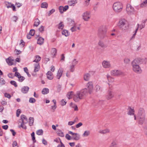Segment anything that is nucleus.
Returning a JSON list of instances; mask_svg holds the SVG:
<instances>
[{"label":"nucleus","mask_w":147,"mask_h":147,"mask_svg":"<svg viewBox=\"0 0 147 147\" xmlns=\"http://www.w3.org/2000/svg\"><path fill=\"white\" fill-rule=\"evenodd\" d=\"M146 62V58H136L131 62V65L133 67V70L137 73H141L142 70L139 65L142 64H145Z\"/></svg>","instance_id":"nucleus-1"},{"label":"nucleus","mask_w":147,"mask_h":147,"mask_svg":"<svg viewBox=\"0 0 147 147\" xmlns=\"http://www.w3.org/2000/svg\"><path fill=\"white\" fill-rule=\"evenodd\" d=\"M88 94V91L87 88L83 89L80 91H77L74 95L73 99L76 102H78L81 100L83 99Z\"/></svg>","instance_id":"nucleus-2"},{"label":"nucleus","mask_w":147,"mask_h":147,"mask_svg":"<svg viewBox=\"0 0 147 147\" xmlns=\"http://www.w3.org/2000/svg\"><path fill=\"white\" fill-rule=\"evenodd\" d=\"M118 26L120 30L124 32H126L129 28L128 26L127 23V21L124 19L120 20Z\"/></svg>","instance_id":"nucleus-3"},{"label":"nucleus","mask_w":147,"mask_h":147,"mask_svg":"<svg viewBox=\"0 0 147 147\" xmlns=\"http://www.w3.org/2000/svg\"><path fill=\"white\" fill-rule=\"evenodd\" d=\"M138 118L139 119V123L142 124L145 120V113L144 109L140 108L138 113Z\"/></svg>","instance_id":"nucleus-4"},{"label":"nucleus","mask_w":147,"mask_h":147,"mask_svg":"<svg viewBox=\"0 0 147 147\" xmlns=\"http://www.w3.org/2000/svg\"><path fill=\"white\" fill-rule=\"evenodd\" d=\"M122 4L119 2L115 3L113 5V8L115 12H119L121 11L123 8Z\"/></svg>","instance_id":"nucleus-5"},{"label":"nucleus","mask_w":147,"mask_h":147,"mask_svg":"<svg viewBox=\"0 0 147 147\" xmlns=\"http://www.w3.org/2000/svg\"><path fill=\"white\" fill-rule=\"evenodd\" d=\"M106 29L105 26L100 27L98 30V35L101 38H103L106 36Z\"/></svg>","instance_id":"nucleus-6"},{"label":"nucleus","mask_w":147,"mask_h":147,"mask_svg":"<svg viewBox=\"0 0 147 147\" xmlns=\"http://www.w3.org/2000/svg\"><path fill=\"white\" fill-rule=\"evenodd\" d=\"M111 75L114 76H124V73L123 72L118 70H112L111 71Z\"/></svg>","instance_id":"nucleus-7"},{"label":"nucleus","mask_w":147,"mask_h":147,"mask_svg":"<svg viewBox=\"0 0 147 147\" xmlns=\"http://www.w3.org/2000/svg\"><path fill=\"white\" fill-rule=\"evenodd\" d=\"M126 11L128 15L133 14L135 12L134 8L129 4H128L126 5Z\"/></svg>","instance_id":"nucleus-8"},{"label":"nucleus","mask_w":147,"mask_h":147,"mask_svg":"<svg viewBox=\"0 0 147 147\" xmlns=\"http://www.w3.org/2000/svg\"><path fill=\"white\" fill-rule=\"evenodd\" d=\"M83 19L85 21H88L90 18V13L88 11H86L82 14Z\"/></svg>","instance_id":"nucleus-9"},{"label":"nucleus","mask_w":147,"mask_h":147,"mask_svg":"<svg viewBox=\"0 0 147 147\" xmlns=\"http://www.w3.org/2000/svg\"><path fill=\"white\" fill-rule=\"evenodd\" d=\"M88 89V92L90 94H91L92 92L93 85L92 82H88L86 85Z\"/></svg>","instance_id":"nucleus-10"},{"label":"nucleus","mask_w":147,"mask_h":147,"mask_svg":"<svg viewBox=\"0 0 147 147\" xmlns=\"http://www.w3.org/2000/svg\"><path fill=\"white\" fill-rule=\"evenodd\" d=\"M68 9V5H66L64 7L60 6L59 7V12L61 13H63L64 11H66Z\"/></svg>","instance_id":"nucleus-11"},{"label":"nucleus","mask_w":147,"mask_h":147,"mask_svg":"<svg viewBox=\"0 0 147 147\" xmlns=\"http://www.w3.org/2000/svg\"><path fill=\"white\" fill-rule=\"evenodd\" d=\"M114 96L113 92L111 90H109L106 96L107 98L108 99H110L113 98Z\"/></svg>","instance_id":"nucleus-12"},{"label":"nucleus","mask_w":147,"mask_h":147,"mask_svg":"<svg viewBox=\"0 0 147 147\" xmlns=\"http://www.w3.org/2000/svg\"><path fill=\"white\" fill-rule=\"evenodd\" d=\"M20 118L22 120V122L21 123H26L28 122V119L26 116L24 115H21L20 116Z\"/></svg>","instance_id":"nucleus-13"},{"label":"nucleus","mask_w":147,"mask_h":147,"mask_svg":"<svg viewBox=\"0 0 147 147\" xmlns=\"http://www.w3.org/2000/svg\"><path fill=\"white\" fill-rule=\"evenodd\" d=\"M103 66L105 68H109L111 66L110 62L107 61H104L102 63Z\"/></svg>","instance_id":"nucleus-14"},{"label":"nucleus","mask_w":147,"mask_h":147,"mask_svg":"<svg viewBox=\"0 0 147 147\" xmlns=\"http://www.w3.org/2000/svg\"><path fill=\"white\" fill-rule=\"evenodd\" d=\"M6 61L9 65H11L13 64V61L14 60L12 59L11 57H9L7 59H6Z\"/></svg>","instance_id":"nucleus-15"},{"label":"nucleus","mask_w":147,"mask_h":147,"mask_svg":"<svg viewBox=\"0 0 147 147\" xmlns=\"http://www.w3.org/2000/svg\"><path fill=\"white\" fill-rule=\"evenodd\" d=\"M63 70L62 69L60 68L58 70L56 76L57 78L59 79L62 74Z\"/></svg>","instance_id":"nucleus-16"},{"label":"nucleus","mask_w":147,"mask_h":147,"mask_svg":"<svg viewBox=\"0 0 147 147\" xmlns=\"http://www.w3.org/2000/svg\"><path fill=\"white\" fill-rule=\"evenodd\" d=\"M29 89V87L28 86H24L21 89V91L23 93H27Z\"/></svg>","instance_id":"nucleus-17"},{"label":"nucleus","mask_w":147,"mask_h":147,"mask_svg":"<svg viewBox=\"0 0 147 147\" xmlns=\"http://www.w3.org/2000/svg\"><path fill=\"white\" fill-rule=\"evenodd\" d=\"M110 132V129H107L104 130L100 129L98 132L101 134H106L107 133H109Z\"/></svg>","instance_id":"nucleus-18"},{"label":"nucleus","mask_w":147,"mask_h":147,"mask_svg":"<svg viewBox=\"0 0 147 147\" xmlns=\"http://www.w3.org/2000/svg\"><path fill=\"white\" fill-rule=\"evenodd\" d=\"M47 75L48 79L51 80L53 78V74L51 71H48L47 74Z\"/></svg>","instance_id":"nucleus-19"},{"label":"nucleus","mask_w":147,"mask_h":147,"mask_svg":"<svg viewBox=\"0 0 147 147\" xmlns=\"http://www.w3.org/2000/svg\"><path fill=\"white\" fill-rule=\"evenodd\" d=\"M107 77L109 82L112 83L114 82V78L111 77L109 75L107 74Z\"/></svg>","instance_id":"nucleus-20"},{"label":"nucleus","mask_w":147,"mask_h":147,"mask_svg":"<svg viewBox=\"0 0 147 147\" xmlns=\"http://www.w3.org/2000/svg\"><path fill=\"white\" fill-rule=\"evenodd\" d=\"M128 113L127 114L130 115H134V109H131V108L129 107L128 109Z\"/></svg>","instance_id":"nucleus-21"},{"label":"nucleus","mask_w":147,"mask_h":147,"mask_svg":"<svg viewBox=\"0 0 147 147\" xmlns=\"http://www.w3.org/2000/svg\"><path fill=\"white\" fill-rule=\"evenodd\" d=\"M71 23L72 24H74V26L71 28V30L72 32H73L76 31V26L75 24H74V22L73 20L71 21Z\"/></svg>","instance_id":"nucleus-22"},{"label":"nucleus","mask_w":147,"mask_h":147,"mask_svg":"<svg viewBox=\"0 0 147 147\" xmlns=\"http://www.w3.org/2000/svg\"><path fill=\"white\" fill-rule=\"evenodd\" d=\"M90 77V75L89 74H86L84 75V79L85 81H88L89 80Z\"/></svg>","instance_id":"nucleus-23"},{"label":"nucleus","mask_w":147,"mask_h":147,"mask_svg":"<svg viewBox=\"0 0 147 147\" xmlns=\"http://www.w3.org/2000/svg\"><path fill=\"white\" fill-rule=\"evenodd\" d=\"M147 20H143L142 22V23L141 24L140 26V30H141L143 28H144L145 26V23Z\"/></svg>","instance_id":"nucleus-24"},{"label":"nucleus","mask_w":147,"mask_h":147,"mask_svg":"<svg viewBox=\"0 0 147 147\" xmlns=\"http://www.w3.org/2000/svg\"><path fill=\"white\" fill-rule=\"evenodd\" d=\"M44 40V39L43 38L39 37L37 40V44L40 45H42L43 43Z\"/></svg>","instance_id":"nucleus-25"},{"label":"nucleus","mask_w":147,"mask_h":147,"mask_svg":"<svg viewBox=\"0 0 147 147\" xmlns=\"http://www.w3.org/2000/svg\"><path fill=\"white\" fill-rule=\"evenodd\" d=\"M80 135L77 134L76 133L72 136L73 139L75 140H78L80 139Z\"/></svg>","instance_id":"nucleus-26"},{"label":"nucleus","mask_w":147,"mask_h":147,"mask_svg":"<svg viewBox=\"0 0 147 147\" xmlns=\"http://www.w3.org/2000/svg\"><path fill=\"white\" fill-rule=\"evenodd\" d=\"M117 142L115 140H113L110 144L109 147H117Z\"/></svg>","instance_id":"nucleus-27"},{"label":"nucleus","mask_w":147,"mask_h":147,"mask_svg":"<svg viewBox=\"0 0 147 147\" xmlns=\"http://www.w3.org/2000/svg\"><path fill=\"white\" fill-rule=\"evenodd\" d=\"M57 51L56 48H53L51 51V53L54 57H55L57 54Z\"/></svg>","instance_id":"nucleus-28"},{"label":"nucleus","mask_w":147,"mask_h":147,"mask_svg":"<svg viewBox=\"0 0 147 147\" xmlns=\"http://www.w3.org/2000/svg\"><path fill=\"white\" fill-rule=\"evenodd\" d=\"M62 34L65 36H67L69 35V33L67 30H65L62 31Z\"/></svg>","instance_id":"nucleus-29"},{"label":"nucleus","mask_w":147,"mask_h":147,"mask_svg":"<svg viewBox=\"0 0 147 147\" xmlns=\"http://www.w3.org/2000/svg\"><path fill=\"white\" fill-rule=\"evenodd\" d=\"M35 21L34 22L33 26H34L37 27L40 23V21L37 18L35 19Z\"/></svg>","instance_id":"nucleus-30"},{"label":"nucleus","mask_w":147,"mask_h":147,"mask_svg":"<svg viewBox=\"0 0 147 147\" xmlns=\"http://www.w3.org/2000/svg\"><path fill=\"white\" fill-rule=\"evenodd\" d=\"M147 6V0H145L143 3H141L140 6L141 7H144Z\"/></svg>","instance_id":"nucleus-31"},{"label":"nucleus","mask_w":147,"mask_h":147,"mask_svg":"<svg viewBox=\"0 0 147 147\" xmlns=\"http://www.w3.org/2000/svg\"><path fill=\"white\" fill-rule=\"evenodd\" d=\"M98 44L100 47L103 48H106L107 47V46L104 44V43L101 41H99L98 42Z\"/></svg>","instance_id":"nucleus-32"},{"label":"nucleus","mask_w":147,"mask_h":147,"mask_svg":"<svg viewBox=\"0 0 147 147\" xmlns=\"http://www.w3.org/2000/svg\"><path fill=\"white\" fill-rule=\"evenodd\" d=\"M29 125L30 126H32L33 125L34 122V119L33 117H30L29 118Z\"/></svg>","instance_id":"nucleus-33"},{"label":"nucleus","mask_w":147,"mask_h":147,"mask_svg":"<svg viewBox=\"0 0 147 147\" xmlns=\"http://www.w3.org/2000/svg\"><path fill=\"white\" fill-rule=\"evenodd\" d=\"M49 89L46 88H44L42 91V94H47L49 93Z\"/></svg>","instance_id":"nucleus-34"},{"label":"nucleus","mask_w":147,"mask_h":147,"mask_svg":"<svg viewBox=\"0 0 147 147\" xmlns=\"http://www.w3.org/2000/svg\"><path fill=\"white\" fill-rule=\"evenodd\" d=\"M40 66L38 63H37L35 65V68L34 69V71L36 72L38 71L39 69Z\"/></svg>","instance_id":"nucleus-35"},{"label":"nucleus","mask_w":147,"mask_h":147,"mask_svg":"<svg viewBox=\"0 0 147 147\" xmlns=\"http://www.w3.org/2000/svg\"><path fill=\"white\" fill-rule=\"evenodd\" d=\"M48 6V4L46 2L42 3L41 4V7L43 8H47Z\"/></svg>","instance_id":"nucleus-36"},{"label":"nucleus","mask_w":147,"mask_h":147,"mask_svg":"<svg viewBox=\"0 0 147 147\" xmlns=\"http://www.w3.org/2000/svg\"><path fill=\"white\" fill-rule=\"evenodd\" d=\"M90 134V131L88 130L86 131L83 134V136L84 137L88 136Z\"/></svg>","instance_id":"nucleus-37"},{"label":"nucleus","mask_w":147,"mask_h":147,"mask_svg":"<svg viewBox=\"0 0 147 147\" xmlns=\"http://www.w3.org/2000/svg\"><path fill=\"white\" fill-rule=\"evenodd\" d=\"M57 133L58 135L61 137H63L64 134L63 133L62 131L61 130H59L57 131Z\"/></svg>","instance_id":"nucleus-38"},{"label":"nucleus","mask_w":147,"mask_h":147,"mask_svg":"<svg viewBox=\"0 0 147 147\" xmlns=\"http://www.w3.org/2000/svg\"><path fill=\"white\" fill-rule=\"evenodd\" d=\"M73 93V92L72 91H71L67 93V95L68 99H70L71 98V96L72 95Z\"/></svg>","instance_id":"nucleus-39"},{"label":"nucleus","mask_w":147,"mask_h":147,"mask_svg":"<svg viewBox=\"0 0 147 147\" xmlns=\"http://www.w3.org/2000/svg\"><path fill=\"white\" fill-rule=\"evenodd\" d=\"M130 61V59L127 58H125L124 60V62L125 64H128Z\"/></svg>","instance_id":"nucleus-40"},{"label":"nucleus","mask_w":147,"mask_h":147,"mask_svg":"<svg viewBox=\"0 0 147 147\" xmlns=\"http://www.w3.org/2000/svg\"><path fill=\"white\" fill-rule=\"evenodd\" d=\"M43 134V131L42 129H39L36 131V134L38 135H42Z\"/></svg>","instance_id":"nucleus-41"},{"label":"nucleus","mask_w":147,"mask_h":147,"mask_svg":"<svg viewBox=\"0 0 147 147\" xmlns=\"http://www.w3.org/2000/svg\"><path fill=\"white\" fill-rule=\"evenodd\" d=\"M36 59L33 61V62H35L36 63H38L39 61L41 59V57L39 56H36Z\"/></svg>","instance_id":"nucleus-42"},{"label":"nucleus","mask_w":147,"mask_h":147,"mask_svg":"<svg viewBox=\"0 0 147 147\" xmlns=\"http://www.w3.org/2000/svg\"><path fill=\"white\" fill-rule=\"evenodd\" d=\"M77 2L76 0H70V4L71 5H74V4L76 3Z\"/></svg>","instance_id":"nucleus-43"},{"label":"nucleus","mask_w":147,"mask_h":147,"mask_svg":"<svg viewBox=\"0 0 147 147\" xmlns=\"http://www.w3.org/2000/svg\"><path fill=\"white\" fill-rule=\"evenodd\" d=\"M138 31V29H136V30L135 31L134 33L133 34L132 36V37L130 39V40H131L133 39H134L135 38V36L136 35V34L137 32Z\"/></svg>","instance_id":"nucleus-44"},{"label":"nucleus","mask_w":147,"mask_h":147,"mask_svg":"<svg viewBox=\"0 0 147 147\" xmlns=\"http://www.w3.org/2000/svg\"><path fill=\"white\" fill-rule=\"evenodd\" d=\"M10 83L11 84L14 85L15 87H17V85L15 81L13 80L11 81Z\"/></svg>","instance_id":"nucleus-45"},{"label":"nucleus","mask_w":147,"mask_h":147,"mask_svg":"<svg viewBox=\"0 0 147 147\" xmlns=\"http://www.w3.org/2000/svg\"><path fill=\"white\" fill-rule=\"evenodd\" d=\"M36 101L35 99L33 98H30L29 100V102L31 103H34Z\"/></svg>","instance_id":"nucleus-46"},{"label":"nucleus","mask_w":147,"mask_h":147,"mask_svg":"<svg viewBox=\"0 0 147 147\" xmlns=\"http://www.w3.org/2000/svg\"><path fill=\"white\" fill-rule=\"evenodd\" d=\"M64 26V25L62 24V22H61L59 25L58 28L59 29H62L63 28Z\"/></svg>","instance_id":"nucleus-47"},{"label":"nucleus","mask_w":147,"mask_h":147,"mask_svg":"<svg viewBox=\"0 0 147 147\" xmlns=\"http://www.w3.org/2000/svg\"><path fill=\"white\" fill-rule=\"evenodd\" d=\"M19 79L18 81L20 82H23L24 80L25 79L24 77L23 76H20V77H18Z\"/></svg>","instance_id":"nucleus-48"},{"label":"nucleus","mask_w":147,"mask_h":147,"mask_svg":"<svg viewBox=\"0 0 147 147\" xmlns=\"http://www.w3.org/2000/svg\"><path fill=\"white\" fill-rule=\"evenodd\" d=\"M31 136L32 137V140L34 141V142H36V140H35V138L34 136V132H33L31 134Z\"/></svg>","instance_id":"nucleus-49"},{"label":"nucleus","mask_w":147,"mask_h":147,"mask_svg":"<svg viewBox=\"0 0 147 147\" xmlns=\"http://www.w3.org/2000/svg\"><path fill=\"white\" fill-rule=\"evenodd\" d=\"M55 11V10L54 9H52L51 10L49 11V12L48 13V16H50Z\"/></svg>","instance_id":"nucleus-50"},{"label":"nucleus","mask_w":147,"mask_h":147,"mask_svg":"<svg viewBox=\"0 0 147 147\" xmlns=\"http://www.w3.org/2000/svg\"><path fill=\"white\" fill-rule=\"evenodd\" d=\"M65 137L68 140H70L72 139L71 136L68 134H66Z\"/></svg>","instance_id":"nucleus-51"},{"label":"nucleus","mask_w":147,"mask_h":147,"mask_svg":"<svg viewBox=\"0 0 147 147\" xmlns=\"http://www.w3.org/2000/svg\"><path fill=\"white\" fill-rule=\"evenodd\" d=\"M66 102L63 99L62 100L60 101V104L62 106H64L66 105Z\"/></svg>","instance_id":"nucleus-52"},{"label":"nucleus","mask_w":147,"mask_h":147,"mask_svg":"<svg viewBox=\"0 0 147 147\" xmlns=\"http://www.w3.org/2000/svg\"><path fill=\"white\" fill-rule=\"evenodd\" d=\"M25 43L24 42L23 40H21L20 43V45L22 47H23L25 45Z\"/></svg>","instance_id":"nucleus-53"},{"label":"nucleus","mask_w":147,"mask_h":147,"mask_svg":"<svg viewBox=\"0 0 147 147\" xmlns=\"http://www.w3.org/2000/svg\"><path fill=\"white\" fill-rule=\"evenodd\" d=\"M5 80L3 79H0V83L1 85H3L5 84Z\"/></svg>","instance_id":"nucleus-54"},{"label":"nucleus","mask_w":147,"mask_h":147,"mask_svg":"<svg viewBox=\"0 0 147 147\" xmlns=\"http://www.w3.org/2000/svg\"><path fill=\"white\" fill-rule=\"evenodd\" d=\"M35 33V30H31L29 34L30 35L33 36L34 35Z\"/></svg>","instance_id":"nucleus-55"},{"label":"nucleus","mask_w":147,"mask_h":147,"mask_svg":"<svg viewBox=\"0 0 147 147\" xmlns=\"http://www.w3.org/2000/svg\"><path fill=\"white\" fill-rule=\"evenodd\" d=\"M78 63V61H76V59H74L73 61L72 64V65L74 66H75Z\"/></svg>","instance_id":"nucleus-56"},{"label":"nucleus","mask_w":147,"mask_h":147,"mask_svg":"<svg viewBox=\"0 0 147 147\" xmlns=\"http://www.w3.org/2000/svg\"><path fill=\"white\" fill-rule=\"evenodd\" d=\"M44 27L43 26H41L39 28V30L41 32H42L44 30Z\"/></svg>","instance_id":"nucleus-57"},{"label":"nucleus","mask_w":147,"mask_h":147,"mask_svg":"<svg viewBox=\"0 0 147 147\" xmlns=\"http://www.w3.org/2000/svg\"><path fill=\"white\" fill-rule=\"evenodd\" d=\"M82 125V123L81 122H80L76 125V128H78Z\"/></svg>","instance_id":"nucleus-58"},{"label":"nucleus","mask_w":147,"mask_h":147,"mask_svg":"<svg viewBox=\"0 0 147 147\" xmlns=\"http://www.w3.org/2000/svg\"><path fill=\"white\" fill-rule=\"evenodd\" d=\"M100 87L98 85H96L95 86L96 90V91H98L100 89Z\"/></svg>","instance_id":"nucleus-59"},{"label":"nucleus","mask_w":147,"mask_h":147,"mask_svg":"<svg viewBox=\"0 0 147 147\" xmlns=\"http://www.w3.org/2000/svg\"><path fill=\"white\" fill-rule=\"evenodd\" d=\"M18 19V18L16 16H14L13 17V20L15 22H16Z\"/></svg>","instance_id":"nucleus-60"},{"label":"nucleus","mask_w":147,"mask_h":147,"mask_svg":"<svg viewBox=\"0 0 147 147\" xmlns=\"http://www.w3.org/2000/svg\"><path fill=\"white\" fill-rule=\"evenodd\" d=\"M21 113L20 111V109H18L17 110V112H16V116L17 117H18L20 116V114Z\"/></svg>","instance_id":"nucleus-61"},{"label":"nucleus","mask_w":147,"mask_h":147,"mask_svg":"<svg viewBox=\"0 0 147 147\" xmlns=\"http://www.w3.org/2000/svg\"><path fill=\"white\" fill-rule=\"evenodd\" d=\"M13 147H17V144L16 141H14L12 144Z\"/></svg>","instance_id":"nucleus-62"},{"label":"nucleus","mask_w":147,"mask_h":147,"mask_svg":"<svg viewBox=\"0 0 147 147\" xmlns=\"http://www.w3.org/2000/svg\"><path fill=\"white\" fill-rule=\"evenodd\" d=\"M12 4H11V3H9L8 2H7V3H6V5H7V7L8 8L11 7V5Z\"/></svg>","instance_id":"nucleus-63"},{"label":"nucleus","mask_w":147,"mask_h":147,"mask_svg":"<svg viewBox=\"0 0 147 147\" xmlns=\"http://www.w3.org/2000/svg\"><path fill=\"white\" fill-rule=\"evenodd\" d=\"M15 76L18 78V77H20V73L17 72H16L15 74Z\"/></svg>","instance_id":"nucleus-64"}]
</instances>
